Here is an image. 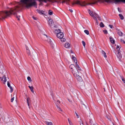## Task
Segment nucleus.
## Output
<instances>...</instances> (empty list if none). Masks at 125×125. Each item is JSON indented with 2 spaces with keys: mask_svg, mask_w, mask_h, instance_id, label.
Listing matches in <instances>:
<instances>
[{
  "mask_svg": "<svg viewBox=\"0 0 125 125\" xmlns=\"http://www.w3.org/2000/svg\"><path fill=\"white\" fill-rule=\"evenodd\" d=\"M82 43L83 46L85 47V42L84 41H82Z\"/></svg>",
  "mask_w": 125,
  "mask_h": 125,
  "instance_id": "40",
  "label": "nucleus"
},
{
  "mask_svg": "<svg viewBox=\"0 0 125 125\" xmlns=\"http://www.w3.org/2000/svg\"><path fill=\"white\" fill-rule=\"evenodd\" d=\"M75 65L76 67H77V66H79L78 64H77V62H75Z\"/></svg>",
  "mask_w": 125,
  "mask_h": 125,
  "instance_id": "50",
  "label": "nucleus"
},
{
  "mask_svg": "<svg viewBox=\"0 0 125 125\" xmlns=\"http://www.w3.org/2000/svg\"><path fill=\"white\" fill-rule=\"evenodd\" d=\"M108 118V117H107V118H108V119H109V118Z\"/></svg>",
  "mask_w": 125,
  "mask_h": 125,
  "instance_id": "60",
  "label": "nucleus"
},
{
  "mask_svg": "<svg viewBox=\"0 0 125 125\" xmlns=\"http://www.w3.org/2000/svg\"><path fill=\"white\" fill-rule=\"evenodd\" d=\"M37 11L40 14H43V11L41 10H37Z\"/></svg>",
  "mask_w": 125,
  "mask_h": 125,
  "instance_id": "24",
  "label": "nucleus"
},
{
  "mask_svg": "<svg viewBox=\"0 0 125 125\" xmlns=\"http://www.w3.org/2000/svg\"><path fill=\"white\" fill-rule=\"evenodd\" d=\"M60 39V40H61V41L62 42H64L66 41V39L65 38H61Z\"/></svg>",
  "mask_w": 125,
  "mask_h": 125,
  "instance_id": "35",
  "label": "nucleus"
},
{
  "mask_svg": "<svg viewBox=\"0 0 125 125\" xmlns=\"http://www.w3.org/2000/svg\"><path fill=\"white\" fill-rule=\"evenodd\" d=\"M72 59L74 61V62L75 63L76 62H77V60L76 58L74 57V55H72Z\"/></svg>",
  "mask_w": 125,
  "mask_h": 125,
  "instance_id": "17",
  "label": "nucleus"
},
{
  "mask_svg": "<svg viewBox=\"0 0 125 125\" xmlns=\"http://www.w3.org/2000/svg\"><path fill=\"white\" fill-rule=\"evenodd\" d=\"M97 2V1H96L94 2L86 3L85 1L81 2L79 0H77L73 2H72V4L73 5L75 4H79L82 6H85L86 5H91L92 4L96 3Z\"/></svg>",
  "mask_w": 125,
  "mask_h": 125,
  "instance_id": "4",
  "label": "nucleus"
},
{
  "mask_svg": "<svg viewBox=\"0 0 125 125\" xmlns=\"http://www.w3.org/2000/svg\"><path fill=\"white\" fill-rule=\"evenodd\" d=\"M20 6H16L10 9V11H5L0 12V19L2 20L6 18L11 14L16 15V17L18 20H20V16L16 15V12L21 9Z\"/></svg>",
  "mask_w": 125,
  "mask_h": 125,
  "instance_id": "1",
  "label": "nucleus"
},
{
  "mask_svg": "<svg viewBox=\"0 0 125 125\" xmlns=\"http://www.w3.org/2000/svg\"><path fill=\"white\" fill-rule=\"evenodd\" d=\"M86 125H88L87 124H86Z\"/></svg>",
  "mask_w": 125,
  "mask_h": 125,
  "instance_id": "61",
  "label": "nucleus"
},
{
  "mask_svg": "<svg viewBox=\"0 0 125 125\" xmlns=\"http://www.w3.org/2000/svg\"><path fill=\"white\" fill-rule=\"evenodd\" d=\"M117 9H118V11H119V8H118H118Z\"/></svg>",
  "mask_w": 125,
  "mask_h": 125,
  "instance_id": "56",
  "label": "nucleus"
},
{
  "mask_svg": "<svg viewBox=\"0 0 125 125\" xmlns=\"http://www.w3.org/2000/svg\"><path fill=\"white\" fill-rule=\"evenodd\" d=\"M56 36L58 38L61 39L63 37L64 34L63 33L60 32L59 33H58L57 34Z\"/></svg>",
  "mask_w": 125,
  "mask_h": 125,
  "instance_id": "12",
  "label": "nucleus"
},
{
  "mask_svg": "<svg viewBox=\"0 0 125 125\" xmlns=\"http://www.w3.org/2000/svg\"><path fill=\"white\" fill-rule=\"evenodd\" d=\"M28 87L31 90V91L33 93H34V91H33V87L32 86H29Z\"/></svg>",
  "mask_w": 125,
  "mask_h": 125,
  "instance_id": "23",
  "label": "nucleus"
},
{
  "mask_svg": "<svg viewBox=\"0 0 125 125\" xmlns=\"http://www.w3.org/2000/svg\"><path fill=\"white\" fill-rule=\"evenodd\" d=\"M108 118V117H107V118H108V119H109V118Z\"/></svg>",
  "mask_w": 125,
  "mask_h": 125,
  "instance_id": "59",
  "label": "nucleus"
},
{
  "mask_svg": "<svg viewBox=\"0 0 125 125\" xmlns=\"http://www.w3.org/2000/svg\"><path fill=\"white\" fill-rule=\"evenodd\" d=\"M76 68V67H75V66L73 64H71L69 66L70 68L72 69V70H73V69H74Z\"/></svg>",
  "mask_w": 125,
  "mask_h": 125,
  "instance_id": "19",
  "label": "nucleus"
},
{
  "mask_svg": "<svg viewBox=\"0 0 125 125\" xmlns=\"http://www.w3.org/2000/svg\"><path fill=\"white\" fill-rule=\"evenodd\" d=\"M94 19H95V20H96V22L97 23H98V21H97V20L96 18V17H95V18H94Z\"/></svg>",
  "mask_w": 125,
  "mask_h": 125,
  "instance_id": "53",
  "label": "nucleus"
},
{
  "mask_svg": "<svg viewBox=\"0 0 125 125\" xmlns=\"http://www.w3.org/2000/svg\"><path fill=\"white\" fill-rule=\"evenodd\" d=\"M27 79L30 82H31L32 81L31 78L29 76L27 77Z\"/></svg>",
  "mask_w": 125,
  "mask_h": 125,
  "instance_id": "37",
  "label": "nucleus"
},
{
  "mask_svg": "<svg viewBox=\"0 0 125 125\" xmlns=\"http://www.w3.org/2000/svg\"><path fill=\"white\" fill-rule=\"evenodd\" d=\"M71 71L74 76L78 80L80 81L82 79L79 75V73L76 68L74 69H73Z\"/></svg>",
  "mask_w": 125,
  "mask_h": 125,
  "instance_id": "6",
  "label": "nucleus"
},
{
  "mask_svg": "<svg viewBox=\"0 0 125 125\" xmlns=\"http://www.w3.org/2000/svg\"><path fill=\"white\" fill-rule=\"evenodd\" d=\"M70 53H73V55H75V54L73 53V51L72 50H70Z\"/></svg>",
  "mask_w": 125,
  "mask_h": 125,
  "instance_id": "51",
  "label": "nucleus"
},
{
  "mask_svg": "<svg viewBox=\"0 0 125 125\" xmlns=\"http://www.w3.org/2000/svg\"><path fill=\"white\" fill-rule=\"evenodd\" d=\"M95 16H96L95 17L98 18V19L99 20L101 21V18L99 17V16L97 14H95Z\"/></svg>",
  "mask_w": 125,
  "mask_h": 125,
  "instance_id": "30",
  "label": "nucleus"
},
{
  "mask_svg": "<svg viewBox=\"0 0 125 125\" xmlns=\"http://www.w3.org/2000/svg\"><path fill=\"white\" fill-rule=\"evenodd\" d=\"M116 47H118V46H117Z\"/></svg>",
  "mask_w": 125,
  "mask_h": 125,
  "instance_id": "62",
  "label": "nucleus"
},
{
  "mask_svg": "<svg viewBox=\"0 0 125 125\" xmlns=\"http://www.w3.org/2000/svg\"><path fill=\"white\" fill-rule=\"evenodd\" d=\"M93 125H98L97 124H94Z\"/></svg>",
  "mask_w": 125,
  "mask_h": 125,
  "instance_id": "57",
  "label": "nucleus"
},
{
  "mask_svg": "<svg viewBox=\"0 0 125 125\" xmlns=\"http://www.w3.org/2000/svg\"><path fill=\"white\" fill-rule=\"evenodd\" d=\"M70 46V44L67 42H66L65 44V46L66 47H69Z\"/></svg>",
  "mask_w": 125,
  "mask_h": 125,
  "instance_id": "25",
  "label": "nucleus"
},
{
  "mask_svg": "<svg viewBox=\"0 0 125 125\" xmlns=\"http://www.w3.org/2000/svg\"><path fill=\"white\" fill-rule=\"evenodd\" d=\"M51 39H52L51 38L48 36V38L47 40V41L50 43V44H51V46H52V47L56 46L57 45L56 43L54 42H52V41Z\"/></svg>",
  "mask_w": 125,
  "mask_h": 125,
  "instance_id": "8",
  "label": "nucleus"
},
{
  "mask_svg": "<svg viewBox=\"0 0 125 125\" xmlns=\"http://www.w3.org/2000/svg\"><path fill=\"white\" fill-rule=\"evenodd\" d=\"M104 91H105V88H104Z\"/></svg>",
  "mask_w": 125,
  "mask_h": 125,
  "instance_id": "58",
  "label": "nucleus"
},
{
  "mask_svg": "<svg viewBox=\"0 0 125 125\" xmlns=\"http://www.w3.org/2000/svg\"><path fill=\"white\" fill-rule=\"evenodd\" d=\"M39 0V2H44L45 3H47V1H49L52 2L62 3L63 4L65 3L69 5L70 0Z\"/></svg>",
  "mask_w": 125,
  "mask_h": 125,
  "instance_id": "3",
  "label": "nucleus"
},
{
  "mask_svg": "<svg viewBox=\"0 0 125 125\" xmlns=\"http://www.w3.org/2000/svg\"><path fill=\"white\" fill-rule=\"evenodd\" d=\"M84 32L87 35H88L89 34V31L87 30H84Z\"/></svg>",
  "mask_w": 125,
  "mask_h": 125,
  "instance_id": "29",
  "label": "nucleus"
},
{
  "mask_svg": "<svg viewBox=\"0 0 125 125\" xmlns=\"http://www.w3.org/2000/svg\"><path fill=\"white\" fill-rule=\"evenodd\" d=\"M7 85L8 87H10L9 86H10V83L8 81L7 82Z\"/></svg>",
  "mask_w": 125,
  "mask_h": 125,
  "instance_id": "42",
  "label": "nucleus"
},
{
  "mask_svg": "<svg viewBox=\"0 0 125 125\" xmlns=\"http://www.w3.org/2000/svg\"><path fill=\"white\" fill-rule=\"evenodd\" d=\"M105 52L103 50H102L101 51V53L102 54H104V53H105Z\"/></svg>",
  "mask_w": 125,
  "mask_h": 125,
  "instance_id": "48",
  "label": "nucleus"
},
{
  "mask_svg": "<svg viewBox=\"0 0 125 125\" xmlns=\"http://www.w3.org/2000/svg\"><path fill=\"white\" fill-rule=\"evenodd\" d=\"M98 2L100 1H105L107 2L114 3L116 4L120 2H122L125 3V0H97Z\"/></svg>",
  "mask_w": 125,
  "mask_h": 125,
  "instance_id": "7",
  "label": "nucleus"
},
{
  "mask_svg": "<svg viewBox=\"0 0 125 125\" xmlns=\"http://www.w3.org/2000/svg\"><path fill=\"white\" fill-rule=\"evenodd\" d=\"M56 26H54V27H55Z\"/></svg>",
  "mask_w": 125,
  "mask_h": 125,
  "instance_id": "63",
  "label": "nucleus"
},
{
  "mask_svg": "<svg viewBox=\"0 0 125 125\" xmlns=\"http://www.w3.org/2000/svg\"><path fill=\"white\" fill-rule=\"evenodd\" d=\"M68 120L69 122V123L70 125H73V123L71 121H70L69 118H68Z\"/></svg>",
  "mask_w": 125,
  "mask_h": 125,
  "instance_id": "32",
  "label": "nucleus"
},
{
  "mask_svg": "<svg viewBox=\"0 0 125 125\" xmlns=\"http://www.w3.org/2000/svg\"><path fill=\"white\" fill-rule=\"evenodd\" d=\"M110 39L111 43L113 44H114L115 43V41L113 38L110 37Z\"/></svg>",
  "mask_w": 125,
  "mask_h": 125,
  "instance_id": "21",
  "label": "nucleus"
},
{
  "mask_svg": "<svg viewBox=\"0 0 125 125\" xmlns=\"http://www.w3.org/2000/svg\"><path fill=\"white\" fill-rule=\"evenodd\" d=\"M56 106L57 107V108L59 111H62V110L59 107V106L58 105H57L56 104Z\"/></svg>",
  "mask_w": 125,
  "mask_h": 125,
  "instance_id": "31",
  "label": "nucleus"
},
{
  "mask_svg": "<svg viewBox=\"0 0 125 125\" xmlns=\"http://www.w3.org/2000/svg\"><path fill=\"white\" fill-rule=\"evenodd\" d=\"M121 47H116V49L115 50L117 52L116 54V55L117 56V59L118 60L121 62L122 61V56L120 53L121 52V50H122V49H121Z\"/></svg>",
  "mask_w": 125,
  "mask_h": 125,
  "instance_id": "5",
  "label": "nucleus"
},
{
  "mask_svg": "<svg viewBox=\"0 0 125 125\" xmlns=\"http://www.w3.org/2000/svg\"><path fill=\"white\" fill-rule=\"evenodd\" d=\"M75 114L77 116V118H78L79 117V115H78L77 114V113H76V112H75Z\"/></svg>",
  "mask_w": 125,
  "mask_h": 125,
  "instance_id": "52",
  "label": "nucleus"
},
{
  "mask_svg": "<svg viewBox=\"0 0 125 125\" xmlns=\"http://www.w3.org/2000/svg\"><path fill=\"white\" fill-rule=\"evenodd\" d=\"M103 55L105 58H106L107 57V56L106 55L105 52L104 53V54H103Z\"/></svg>",
  "mask_w": 125,
  "mask_h": 125,
  "instance_id": "43",
  "label": "nucleus"
},
{
  "mask_svg": "<svg viewBox=\"0 0 125 125\" xmlns=\"http://www.w3.org/2000/svg\"><path fill=\"white\" fill-rule=\"evenodd\" d=\"M109 26L111 28H112V27H113V26L112 25H109Z\"/></svg>",
  "mask_w": 125,
  "mask_h": 125,
  "instance_id": "49",
  "label": "nucleus"
},
{
  "mask_svg": "<svg viewBox=\"0 0 125 125\" xmlns=\"http://www.w3.org/2000/svg\"><path fill=\"white\" fill-rule=\"evenodd\" d=\"M20 2L28 9L33 6L36 8L37 7V4L35 0H21Z\"/></svg>",
  "mask_w": 125,
  "mask_h": 125,
  "instance_id": "2",
  "label": "nucleus"
},
{
  "mask_svg": "<svg viewBox=\"0 0 125 125\" xmlns=\"http://www.w3.org/2000/svg\"><path fill=\"white\" fill-rule=\"evenodd\" d=\"M88 12L91 16L92 17H94V18L96 16H95V14H96L94 12H93L92 11H91L89 10H88Z\"/></svg>",
  "mask_w": 125,
  "mask_h": 125,
  "instance_id": "13",
  "label": "nucleus"
},
{
  "mask_svg": "<svg viewBox=\"0 0 125 125\" xmlns=\"http://www.w3.org/2000/svg\"><path fill=\"white\" fill-rule=\"evenodd\" d=\"M103 31L105 34H107L108 33L107 31L106 30H104Z\"/></svg>",
  "mask_w": 125,
  "mask_h": 125,
  "instance_id": "38",
  "label": "nucleus"
},
{
  "mask_svg": "<svg viewBox=\"0 0 125 125\" xmlns=\"http://www.w3.org/2000/svg\"><path fill=\"white\" fill-rule=\"evenodd\" d=\"M77 67L78 69L79 70H81V69L80 68V67L79 66H78L77 67Z\"/></svg>",
  "mask_w": 125,
  "mask_h": 125,
  "instance_id": "45",
  "label": "nucleus"
},
{
  "mask_svg": "<svg viewBox=\"0 0 125 125\" xmlns=\"http://www.w3.org/2000/svg\"><path fill=\"white\" fill-rule=\"evenodd\" d=\"M0 81H2L3 83H5L7 81L5 75L3 76L2 77H0Z\"/></svg>",
  "mask_w": 125,
  "mask_h": 125,
  "instance_id": "11",
  "label": "nucleus"
},
{
  "mask_svg": "<svg viewBox=\"0 0 125 125\" xmlns=\"http://www.w3.org/2000/svg\"><path fill=\"white\" fill-rule=\"evenodd\" d=\"M117 31L118 34L119 36H122L123 35V33L121 31H120L119 30H117Z\"/></svg>",
  "mask_w": 125,
  "mask_h": 125,
  "instance_id": "18",
  "label": "nucleus"
},
{
  "mask_svg": "<svg viewBox=\"0 0 125 125\" xmlns=\"http://www.w3.org/2000/svg\"><path fill=\"white\" fill-rule=\"evenodd\" d=\"M54 33L57 34L58 33H59L61 32L60 30L59 29L55 30L54 31H53Z\"/></svg>",
  "mask_w": 125,
  "mask_h": 125,
  "instance_id": "22",
  "label": "nucleus"
},
{
  "mask_svg": "<svg viewBox=\"0 0 125 125\" xmlns=\"http://www.w3.org/2000/svg\"><path fill=\"white\" fill-rule=\"evenodd\" d=\"M69 10L71 12H73V11L72 10V9H70Z\"/></svg>",
  "mask_w": 125,
  "mask_h": 125,
  "instance_id": "54",
  "label": "nucleus"
},
{
  "mask_svg": "<svg viewBox=\"0 0 125 125\" xmlns=\"http://www.w3.org/2000/svg\"><path fill=\"white\" fill-rule=\"evenodd\" d=\"M30 100V98L29 97H27V103L28 105V106L29 107V108H30V105H29V103H30L29 101Z\"/></svg>",
  "mask_w": 125,
  "mask_h": 125,
  "instance_id": "20",
  "label": "nucleus"
},
{
  "mask_svg": "<svg viewBox=\"0 0 125 125\" xmlns=\"http://www.w3.org/2000/svg\"><path fill=\"white\" fill-rule=\"evenodd\" d=\"M26 51L28 55L29 56H31V54L33 49L32 47H26Z\"/></svg>",
  "mask_w": 125,
  "mask_h": 125,
  "instance_id": "9",
  "label": "nucleus"
},
{
  "mask_svg": "<svg viewBox=\"0 0 125 125\" xmlns=\"http://www.w3.org/2000/svg\"><path fill=\"white\" fill-rule=\"evenodd\" d=\"M31 57L34 60V61L37 60L38 58V56L36 53L35 52L33 54L31 55Z\"/></svg>",
  "mask_w": 125,
  "mask_h": 125,
  "instance_id": "10",
  "label": "nucleus"
},
{
  "mask_svg": "<svg viewBox=\"0 0 125 125\" xmlns=\"http://www.w3.org/2000/svg\"><path fill=\"white\" fill-rule=\"evenodd\" d=\"M91 46H94V47L95 46V44H94V43H92V44H91Z\"/></svg>",
  "mask_w": 125,
  "mask_h": 125,
  "instance_id": "47",
  "label": "nucleus"
},
{
  "mask_svg": "<svg viewBox=\"0 0 125 125\" xmlns=\"http://www.w3.org/2000/svg\"><path fill=\"white\" fill-rule=\"evenodd\" d=\"M14 97H13V98H12L11 99V102H13V101L14 100Z\"/></svg>",
  "mask_w": 125,
  "mask_h": 125,
  "instance_id": "46",
  "label": "nucleus"
},
{
  "mask_svg": "<svg viewBox=\"0 0 125 125\" xmlns=\"http://www.w3.org/2000/svg\"><path fill=\"white\" fill-rule=\"evenodd\" d=\"M48 14L49 15H51L52 14L53 12L51 10H49L48 11Z\"/></svg>",
  "mask_w": 125,
  "mask_h": 125,
  "instance_id": "28",
  "label": "nucleus"
},
{
  "mask_svg": "<svg viewBox=\"0 0 125 125\" xmlns=\"http://www.w3.org/2000/svg\"><path fill=\"white\" fill-rule=\"evenodd\" d=\"M48 37V36H47L46 35L44 34L42 36V38L43 40L47 41Z\"/></svg>",
  "mask_w": 125,
  "mask_h": 125,
  "instance_id": "14",
  "label": "nucleus"
},
{
  "mask_svg": "<svg viewBox=\"0 0 125 125\" xmlns=\"http://www.w3.org/2000/svg\"><path fill=\"white\" fill-rule=\"evenodd\" d=\"M100 27H101L103 28L104 27V24H103V23L102 22H100Z\"/></svg>",
  "mask_w": 125,
  "mask_h": 125,
  "instance_id": "27",
  "label": "nucleus"
},
{
  "mask_svg": "<svg viewBox=\"0 0 125 125\" xmlns=\"http://www.w3.org/2000/svg\"><path fill=\"white\" fill-rule=\"evenodd\" d=\"M80 125H83V124L82 121H80Z\"/></svg>",
  "mask_w": 125,
  "mask_h": 125,
  "instance_id": "44",
  "label": "nucleus"
},
{
  "mask_svg": "<svg viewBox=\"0 0 125 125\" xmlns=\"http://www.w3.org/2000/svg\"><path fill=\"white\" fill-rule=\"evenodd\" d=\"M60 101L59 100H58L57 102H56L55 103V104H56H56L57 105H58L59 104H60Z\"/></svg>",
  "mask_w": 125,
  "mask_h": 125,
  "instance_id": "33",
  "label": "nucleus"
},
{
  "mask_svg": "<svg viewBox=\"0 0 125 125\" xmlns=\"http://www.w3.org/2000/svg\"><path fill=\"white\" fill-rule=\"evenodd\" d=\"M96 73L98 74V76H102V71L101 70V71H99L96 70Z\"/></svg>",
  "mask_w": 125,
  "mask_h": 125,
  "instance_id": "16",
  "label": "nucleus"
},
{
  "mask_svg": "<svg viewBox=\"0 0 125 125\" xmlns=\"http://www.w3.org/2000/svg\"><path fill=\"white\" fill-rule=\"evenodd\" d=\"M120 41L123 43H125V41L124 40H123L122 39H120Z\"/></svg>",
  "mask_w": 125,
  "mask_h": 125,
  "instance_id": "41",
  "label": "nucleus"
},
{
  "mask_svg": "<svg viewBox=\"0 0 125 125\" xmlns=\"http://www.w3.org/2000/svg\"><path fill=\"white\" fill-rule=\"evenodd\" d=\"M119 15L120 17V19L121 20H123L124 19V17L122 14H119Z\"/></svg>",
  "mask_w": 125,
  "mask_h": 125,
  "instance_id": "26",
  "label": "nucleus"
},
{
  "mask_svg": "<svg viewBox=\"0 0 125 125\" xmlns=\"http://www.w3.org/2000/svg\"><path fill=\"white\" fill-rule=\"evenodd\" d=\"M32 18H33V19H34V20H36V19L34 17H32Z\"/></svg>",
  "mask_w": 125,
  "mask_h": 125,
  "instance_id": "55",
  "label": "nucleus"
},
{
  "mask_svg": "<svg viewBox=\"0 0 125 125\" xmlns=\"http://www.w3.org/2000/svg\"><path fill=\"white\" fill-rule=\"evenodd\" d=\"M9 87H9L10 88V92L11 93L13 91V88H12V87H11L10 86H9Z\"/></svg>",
  "mask_w": 125,
  "mask_h": 125,
  "instance_id": "36",
  "label": "nucleus"
},
{
  "mask_svg": "<svg viewBox=\"0 0 125 125\" xmlns=\"http://www.w3.org/2000/svg\"><path fill=\"white\" fill-rule=\"evenodd\" d=\"M46 124L47 125H52V123L51 122H46Z\"/></svg>",
  "mask_w": 125,
  "mask_h": 125,
  "instance_id": "34",
  "label": "nucleus"
},
{
  "mask_svg": "<svg viewBox=\"0 0 125 125\" xmlns=\"http://www.w3.org/2000/svg\"><path fill=\"white\" fill-rule=\"evenodd\" d=\"M121 78L122 80L125 83V80L124 78L123 77H121Z\"/></svg>",
  "mask_w": 125,
  "mask_h": 125,
  "instance_id": "39",
  "label": "nucleus"
},
{
  "mask_svg": "<svg viewBox=\"0 0 125 125\" xmlns=\"http://www.w3.org/2000/svg\"><path fill=\"white\" fill-rule=\"evenodd\" d=\"M54 23L53 20L50 19L49 20V24L50 27L52 26Z\"/></svg>",
  "mask_w": 125,
  "mask_h": 125,
  "instance_id": "15",
  "label": "nucleus"
}]
</instances>
